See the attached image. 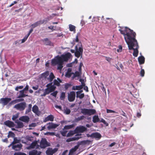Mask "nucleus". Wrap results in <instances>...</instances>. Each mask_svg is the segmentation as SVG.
I'll list each match as a JSON object with an SVG mask.
<instances>
[{"label": "nucleus", "instance_id": "obj_1", "mask_svg": "<svg viewBox=\"0 0 155 155\" xmlns=\"http://www.w3.org/2000/svg\"><path fill=\"white\" fill-rule=\"evenodd\" d=\"M119 31L124 36V39L128 46L129 49L133 50V55L137 57L138 54L139 46L136 39V33L132 30L125 27H120Z\"/></svg>", "mask_w": 155, "mask_h": 155}, {"label": "nucleus", "instance_id": "obj_2", "mask_svg": "<svg viewBox=\"0 0 155 155\" xmlns=\"http://www.w3.org/2000/svg\"><path fill=\"white\" fill-rule=\"evenodd\" d=\"M51 64L53 66L58 65L57 69L61 70L63 67V61L59 55L56 56L51 60Z\"/></svg>", "mask_w": 155, "mask_h": 155}, {"label": "nucleus", "instance_id": "obj_3", "mask_svg": "<svg viewBox=\"0 0 155 155\" xmlns=\"http://www.w3.org/2000/svg\"><path fill=\"white\" fill-rule=\"evenodd\" d=\"M78 45L77 44L75 47V56L78 58H79L80 57H82L83 52V48L81 45L78 47Z\"/></svg>", "mask_w": 155, "mask_h": 155}, {"label": "nucleus", "instance_id": "obj_4", "mask_svg": "<svg viewBox=\"0 0 155 155\" xmlns=\"http://www.w3.org/2000/svg\"><path fill=\"white\" fill-rule=\"evenodd\" d=\"M81 112L84 115L91 116L95 114L96 113V111L94 109L83 108L81 109Z\"/></svg>", "mask_w": 155, "mask_h": 155}, {"label": "nucleus", "instance_id": "obj_5", "mask_svg": "<svg viewBox=\"0 0 155 155\" xmlns=\"http://www.w3.org/2000/svg\"><path fill=\"white\" fill-rule=\"evenodd\" d=\"M50 144L47 140L45 138H42L40 142V147L42 148H45L50 146Z\"/></svg>", "mask_w": 155, "mask_h": 155}, {"label": "nucleus", "instance_id": "obj_6", "mask_svg": "<svg viewBox=\"0 0 155 155\" xmlns=\"http://www.w3.org/2000/svg\"><path fill=\"white\" fill-rule=\"evenodd\" d=\"M71 56V54L68 52L64 54H62L60 56L61 60L63 61V64L64 61H67Z\"/></svg>", "mask_w": 155, "mask_h": 155}, {"label": "nucleus", "instance_id": "obj_7", "mask_svg": "<svg viewBox=\"0 0 155 155\" xmlns=\"http://www.w3.org/2000/svg\"><path fill=\"white\" fill-rule=\"evenodd\" d=\"M75 98V92L74 91H71L68 94V99L69 101L71 102L74 101Z\"/></svg>", "mask_w": 155, "mask_h": 155}, {"label": "nucleus", "instance_id": "obj_8", "mask_svg": "<svg viewBox=\"0 0 155 155\" xmlns=\"http://www.w3.org/2000/svg\"><path fill=\"white\" fill-rule=\"evenodd\" d=\"M75 131L77 133H83L84 132L87 131V128L83 126H80L77 127L75 128Z\"/></svg>", "mask_w": 155, "mask_h": 155}, {"label": "nucleus", "instance_id": "obj_9", "mask_svg": "<svg viewBox=\"0 0 155 155\" xmlns=\"http://www.w3.org/2000/svg\"><path fill=\"white\" fill-rule=\"evenodd\" d=\"M88 137H90L92 138H95L97 140H99L101 137V134L98 132H95L91 134L89 136H87Z\"/></svg>", "mask_w": 155, "mask_h": 155}, {"label": "nucleus", "instance_id": "obj_10", "mask_svg": "<svg viewBox=\"0 0 155 155\" xmlns=\"http://www.w3.org/2000/svg\"><path fill=\"white\" fill-rule=\"evenodd\" d=\"M81 135V134H78L75 135V137L68 139L66 140V141L67 142H70L73 141L78 140L81 137H80Z\"/></svg>", "mask_w": 155, "mask_h": 155}, {"label": "nucleus", "instance_id": "obj_11", "mask_svg": "<svg viewBox=\"0 0 155 155\" xmlns=\"http://www.w3.org/2000/svg\"><path fill=\"white\" fill-rule=\"evenodd\" d=\"M58 150V149L57 148H55L53 149H52V148H49L46 151V153L47 155H53Z\"/></svg>", "mask_w": 155, "mask_h": 155}, {"label": "nucleus", "instance_id": "obj_12", "mask_svg": "<svg viewBox=\"0 0 155 155\" xmlns=\"http://www.w3.org/2000/svg\"><path fill=\"white\" fill-rule=\"evenodd\" d=\"M48 125L47 128L48 130H50L51 129H55L56 128L58 125L54 123L53 122H49L47 124L45 125Z\"/></svg>", "mask_w": 155, "mask_h": 155}, {"label": "nucleus", "instance_id": "obj_13", "mask_svg": "<svg viewBox=\"0 0 155 155\" xmlns=\"http://www.w3.org/2000/svg\"><path fill=\"white\" fill-rule=\"evenodd\" d=\"M11 101V99L10 98H2L0 100V103L2 104L3 105H6Z\"/></svg>", "mask_w": 155, "mask_h": 155}, {"label": "nucleus", "instance_id": "obj_14", "mask_svg": "<svg viewBox=\"0 0 155 155\" xmlns=\"http://www.w3.org/2000/svg\"><path fill=\"white\" fill-rule=\"evenodd\" d=\"M19 114L17 113L15 115H14L12 117V120L14 121L15 123L18 125V127L19 126V118H18Z\"/></svg>", "mask_w": 155, "mask_h": 155}, {"label": "nucleus", "instance_id": "obj_15", "mask_svg": "<svg viewBox=\"0 0 155 155\" xmlns=\"http://www.w3.org/2000/svg\"><path fill=\"white\" fill-rule=\"evenodd\" d=\"M44 44L46 45H49L50 46H53L54 44L49 40L48 38H44L42 40Z\"/></svg>", "mask_w": 155, "mask_h": 155}, {"label": "nucleus", "instance_id": "obj_16", "mask_svg": "<svg viewBox=\"0 0 155 155\" xmlns=\"http://www.w3.org/2000/svg\"><path fill=\"white\" fill-rule=\"evenodd\" d=\"M41 152L40 151H38L36 149L30 151L28 153L29 155H41Z\"/></svg>", "mask_w": 155, "mask_h": 155}, {"label": "nucleus", "instance_id": "obj_17", "mask_svg": "<svg viewBox=\"0 0 155 155\" xmlns=\"http://www.w3.org/2000/svg\"><path fill=\"white\" fill-rule=\"evenodd\" d=\"M45 21V20H41L35 22L34 23L32 24L31 26L33 28H34L40 25L43 24Z\"/></svg>", "mask_w": 155, "mask_h": 155}, {"label": "nucleus", "instance_id": "obj_18", "mask_svg": "<svg viewBox=\"0 0 155 155\" xmlns=\"http://www.w3.org/2000/svg\"><path fill=\"white\" fill-rule=\"evenodd\" d=\"M32 111L34 113L37 115H38L39 114V108L37 105H35L33 106L32 108Z\"/></svg>", "mask_w": 155, "mask_h": 155}, {"label": "nucleus", "instance_id": "obj_19", "mask_svg": "<svg viewBox=\"0 0 155 155\" xmlns=\"http://www.w3.org/2000/svg\"><path fill=\"white\" fill-rule=\"evenodd\" d=\"M11 146H12V149L15 151H18L19 150V144H18L17 145H14L12 144V142L8 146V147H9Z\"/></svg>", "mask_w": 155, "mask_h": 155}, {"label": "nucleus", "instance_id": "obj_20", "mask_svg": "<svg viewBox=\"0 0 155 155\" xmlns=\"http://www.w3.org/2000/svg\"><path fill=\"white\" fill-rule=\"evenodd\" d=\"M79 147V145H77L74 146V148H72L70 150L68 155H73L74 153L78 149Z\"/></svg>", "mask_w": 155, "mask_h": 155}, {"label": "nucleus", "instance_id": "obj_21", "mask_svg": "<svg viewBox=\"0 0 155 155\" xmlns=\"http://www.w3.org/2000/svg\"><path fill=\"white\" fill-rule=\"evenodd\" d=\"M83 92L82 90H81L80 91H78L76 92V97H79V98L81 99L84 97V93H81Z\"/></svg>", "mask_w": 155, "mask_h": 155}, {"label": "nucleus", "instance_id": "obj_22", "mask_svg": "<svg viewBox=\"0 0 155 155\" xmlns=\"http://www.w3.org/2000/svg\"><path fill=\"white\" fill-rule=\"evenodd\" d=\"M20 120L25 123H28L29 121V118L27 116H23L20 117Z\"/></svg>", "mask_w": 155, "mask_h": 155}, {"label": "nucleus", "instance_id": "obj_23", "mask_svg": "<svg viewBox=\"0 0 155 155\" xmlns=\"http://www.w3.org/2000/svg\"><path fill=\"white\" fill-rule=\"evenodd\" d=\"M138 61L140 64H143L145 62V58L143 56H141L139 57L138 58Z\"/></svg>", "mask_w": 155, "mask_h": 155}, {"label": "nucleus", "instance_id": "obj_24", "mask_svg": "<svg viewBox=\"0 0 155 155\" xmlns=\"http://www.w3.org/2000/svg\"><path fill=\"white\" fill-rule=\"evenodd\" d=\"M37 144V142L36 140L33 142L29 146L27 147L28 149H30L35 148V147Z\"/></svg>", "mask_w": 155, "mask_h": 155}, {"label": "nucleus", "instance_id": "obj_25", "mask_svg": "<svg viewBox=\"0 0 155 155\" xmlns=\"http://www.w3.org/2000/svg\"><path fill=\"white\" fill-rule=\"evenodd\" d=\"M4 124L9 127H13L14 126V123L9 120L6 121L4 122Z\"/></svg>", "mask_w": 155, "mask_h": 155}, {"label": "nucleus", "instance_id": "obj_26", "mask_svg": "<svg viewBox=\"0 0 155 155\" xmlns=\"http://www.w3.org/2000/svg\"><path fill=\"white\" fill-rule=\"evenodd\" d=\"M55 77L53 73L51 72L48 78H47V80L50 82H51L55 78Z\"/></svg>", "mask_w": 155, "mask_h": 155}, {"label": "nucleus", "instance_id": "obj_27", "mask_svg": "<svg viewBox=\"0 0 155 155\" xmlns=\"http://www.w3.org/2000/svg\"><path fill=\"white\" fill-rule=\"evenodd\" d=\"M26 106V104L25 102L20 103V110H24Z\"/></svg>", "mask_w": 155, "mask_h": 155}, {"label": "nucleus", "instance_id": "obj_28", "mask_svg": "<svg viewBox=\"0 0 155 155\" xmlns=\"http://www.w3.org/2000/svg\"><path fill=\"white\" fill-rule=\"evenodd\" d=\"M92 121L94 123H96L100 121V119L98 115H94L93 117Z\"/></svg>", "mask_w": 155, "mask_h": 155}, {"label": "nucleus", "instance_id": "obj_29", "mask_svg": "<svg viewBox=\"0 0 155 155\" xmlns=\"http://www.w3.org/2000/svg\"><path fill=\"white\" fill-rule=\"evenodd\" d=\"M49 72L48 71H46L41 74V78H45L46 79L47 78L48 76L49 75Z\"/></svg>", "mask_w": 155, "mask_h": 155}, {"label": "nucleus", "instance_id": "obj_30", "mask_svg": "<svg viewBox=\"0 0 155 155\" xmlns=\"http://www.w3.org/2000/svg\"><path fill=\"white\" fill-rule=\"evenodd\" d=\"M75 134H77L76 131H75V129L74 130H71L67 134V137H70Z\"/></svg>", "mask_w": 155, "mask_h": 155}, {"label": "nucleus", "instance_id": "obj_31", "mask_svg": "<svg viewBox=\"0 0 155 155\" xmlns=\"http://www.w3.org/2000/svg\"><path fill=\"white\" fill-rule=\"evenodd\" d=\"M25 92L23 90L20 91V98L28 96V95L25 94Z\"/></svg>", "mask_w": 155, "mask_h": 155}, {"label": "nucleus", "instance_id": "obj_32", "mask_svg": "<svg viewBox=\"0 0 155 155\" xmlns=\"http://www.w3.org/2000/svg\"><path fill=\"white\" fill-rule=\"evenodd\" d=\"M32 106V105L31 104H29L28 105V108L25 111V114H28V113H29L31 111Z\"/></svg>", "mask_w": 155, "mask_h": 155}, {"label": "nucleus", "instance_id": "obj_33", "mask_svg": "<svg viewBox=\"0 0 155 155\" xmlns=\"http://www.w3.org/2000/svg\"><path fill=\"white\" fill-rule=\"evenodd\" d=\"M82 89V87L81 86H74L72 88V90H81Z\"/></svg>", "mask_w": 155, "mask_h": 155}, {"label": "nucleus", "instance_id": "obj_34", "mask_svg": "<svg viewBox=\"0 0 155 155\" xmlns=\"http://www.w3.org/2000/svg\"><path fill=\"white\" fill-rule=\"evenodd\" d=\"M19 143V140L16 137H14V140L12 142V144L14 145H17L16 144Z\"/></svg>", "mask_w": 155, "mask_h": 155}, {"label": "nucleus", "instance_id": "obj_35", "mask_svg": "<svg viewBox=\"0 0 155 155\" xmlns=\"http://www.w3.org/2000/svg\"><path fill=\"white\" fill-rule=\"evenodd\" d=\"M69 30L71 31H75V27L72 25H69Z\"/></svg>", "mask_w": 155, "mask_h": 155}, {"label": "nucleus", "instance_id": "obj_36", "mask_svg": "<svg viewBox=\"0 0 155 155\" xmlns=\"http://www.w3.org/2000/svg\"><path fill=\"white\" fill-rule=\"evenodd\" d=\"M54 85H56L58 87L60 86V83H61L59 81H58L56 79H54Z\"/></svg>", "mask_w": 155, "mask_h": 155}, {"label": "nucleus", "instance_id": "obj_37", "mask_svg": "<svg viewBox=\"0 0 155 155\" xmlns=\"http://www.w3.org/2000/svg\"><path fill=\"white\" fill-rule=\"evenodd\" d=\"M74 126L73 125H66L64 127V129L65 130H68L71 129Z\"/></svg>", "mask_w": 155, "mask_h": 155}, {"label": "nucleus", "instance_id": "obj_38", "mask_svg": "<svg viewBox=\"0 0 155 155\" xmlns=\"http://www.w3.org/2000/svg\"><path fill=\"white\" fill-rule=\"evenodd\" d=\"M19 102V99H17L15 100H14L12 101L11 103H10L9 104V105H11L12 104H14L16 103H18Z\"/></svg>", "mask_w": 155, "mask_h": 155}, {"label": "nucleus", "instance_id": "obj_39", "mask_svg": "<svg viewBox=\"0 0 155 155\" xmlns=\"http://www.w3.org/2000/svg\"><path fill=\"white\" fill-rule=\"evenodd\" d=\"M49 88V90H50V91L52 92L54 91L56 89V87L54 86V85H52V86H51Z\"/></svg>", "mask_w": 155, "mask_h": 155}, {"label": "nucleus", "instance_id": "obj_40", "mask_svg": "<svg viewBox=\"0 0 155 155\" xmlns=\"http://www.w3.org/2000/svg\"><path fill=\"white\" fill-rule=\"evenodd\" d=\"M65 97V93L64 92H62L60 96V98L61 100H63Z\"/></svg>", "mask_w": 155, "mask_h": 155}, {"label": "nucleus", "instance_id": "obj_41", "mask_svg": "<svg viewBox=\"0 0 155 155\" xmlns=\"http://www.w3.org/2000/svg\"><path fill=\"white\" fill-rule=\"evenodd\" d=\"M55 133L54 132H47L45 134V135L53 136L55 135Z\"/></svg>", "mask_w": 155, "mask_h": 155}, {"label": "nucleus", "instance_id": "obj_42", "mask_svg": "<svg viewBox=\"0 0 155 155\" xmlns=\"http://www.w3.org/2000/svg\"><path fill=\"white\" fill-rule=\"evenodd\" d=\"M73 74H74V76H73L74 78L77 77H79L80 75V73L78 71H76L75 72L74 74V73Z\"/></svg>", "mask_w": 155, "mask_h": 155}, {"label": "nucleus", "instance_id": "obj_43", "mask_svg": "<svg viewBox=\"0 0 155 155\" xmlns=\"http://www.w3.org/2000/svg\"><path fill=\"white\" fill-rule=\"evenodd\" d=\"M48 118L50 120V121H53L54 120V117L53 115H50L47 116Z\"/></svg>", "mask_w": 155, "mask_h": 155}, {"label": "nucleus", "instance_id": "obj_44", "mask_svg": "<svg viewBox=\"0 0 155 155\" xmlns=\"http://www.w3.org/2000/svg\"><path fill=\"white\" fill-rule=\"evenodd\" d=\"M8 137H14L15 136V134L14 133L12 132H9L8 134Z\"/></svg>", "mask_w": 155, "mask_h": 155}, {"label": "nucleus", "instance_id": "obj_45", "mask_svg": "<svg viewBox=\"0 0 155 155\" xmlns=\"http://www.w3.org/2000/svg\"><path fill=\"white\" fill-rule=\"evenodd\" d=\"M145 74L144 70L143 69H141V70L140 72V75L142 77L144 76Z\"/></svg>", "mask_w": 155, "mask_h": 155}, {"label": "nucleus", "instance_id": "obj_46", "mask_svg": "<svg viewBox=\"0 0 155 155\" xmlns=\"http://www.w3.org/2000/svg\"><path fill=\"white\" fill-rule=\"evenodd\" d=\"M107 113H115L116 114L117 113V112L115 111H114L113 110H111L108 109H107Z\"/></svg>", "mask_w": 155, "mask_h": 155}, {"label": "nucleus", "instance_id": "obj_47", "mask_svg": "<svg viewBox=\"0 0 155 155\" xmlns=\"http://www.w3.org/2000/svg\"><path fill=\"white\" fill-rule=\"evenodd\" d=\"M71 112V110L68 108H66L64 110V113L67 114H69Z\"/></svg>", "mask_w": 155, "mask_h": 155}, {"label": "nucleus", "instance_id": "obj_48", "mask_svg": "<svg viewBox=\"0 0 155 155\" xmlns=\"http://www.w3.org/2000/svg\"><path fill=\"white\" fill-rule=\"evenodd\" d=\"M99 122L103 123L106 125V126H108V124L107 122H106L103 119H102L101 120H100Z\"/></svg>", "mask_w": 155, "mask_h": 155}, {"label": "nucleus", "instance_id": "obj_49", "mask_svg": "<svg viewBox=\"0 0 155 155\" xmlns=\"http://www.w3.org/2000/svg\"><path fill=\"white\" fill-rule=\"evenodd\" d=\"M28 36L26 35L24 38L21 40V43H24L27 40Z\"/></svg>", "mask_w": 155, "mask_h": 155}, {"label": "nucleus", "instance_id": "obj_50", "mask_svg": "<svg viewBox=\"0 0 155 155\" xmlns=\"http://www.w3.org/2000/svg\"><path fill=\"white\" fill-rule=\"evenodd\" d=\"M71 85L69 84H66L64 85V88L65 90H67L68 88L70 87Z\"/></svg>", "mask_w": 155, "mask_h": 155}, {"label": "nucleus", "instance_id": "obj_51", "mask_svg": "<svg viewBox=\"0 0 155 155\" xmlns=\"http://www.w3.org/2000/svg\"><path fill=\"white\" fill-rule=\"evenodd\" d=\"M26 139L29 141H32L33 140V137L32 136H27Z\"/></svg>", "mask_w": 155, "mask_h": 155}, {"label": "nucleus", "instance_id": "obj_52", "mask_svg": "<svg viewBox=\"0 0 155 155\" xmlns=\"http://www.w3.org/2000/svg\"><path fill=\"white\" fill-rule=\"evenodd\" d=\"M106 19L107 20V21H106L105 23L107 24H108L109 23H110L112 20V18H106Z\"/></svg>", "mask_w": 155, "mask_h": 155}, {"label": "nucleus", "instance_id": "obj_53", "mask_svg": "<svg viewBox=\"0 0 155 155\" xmlns=\"http://www.w3.org/2000/svg\"><path fill=\"white\" fill-rule=\"evenodd\" d=\"M58 93V91H55L51 94V95L55 97H56L57 94Z\"/></svg>", "mask_w": 155, "mask_h": 155}, {"label": "nucleus", "instance_id": "obj_54", "mask_svg": "<svg viewBox=\"0 0 155 155\" xmlns=\"http://www.w3.org/2000/svg\"><path fill=\"white\" fill-rule=\"evenodd\" d=\"M74 73L73 72L71 73H67L66 74V77L70 78V77L72 74H73Z\"/></svg>", "mask_w": 155, "mask_h": 155}, {"label": "nucleus", "instance_id": "obj_55", "mask_svg": "<svg viewBox=\"0 0 155 155\" xmlns=\"http://www.w3.org/2000/svg\"><path fill=\"white\" fill-rule=\"evenodd\" d=\"M14 108H15L17 110H19V104H18L15 105Z\"/></svg>", "mask_w": 155, "mask_h": 155}, {"label": "nucleus", "instance_id": "obj_56", "mask_svg": "<svg viewBox=\"0 0 155 155\" xmlns=\"http://www.w3.org/2000/svg\"><path fill=\"white\" fill-rule=\"evenodd\" d=\"M84 118L85 117L83 115H82L79 117H78V119L79 120H81L84 119Z\"/></svg>", "mask_w": 155, "mask_h": 155}, {"label": "nucleus", "instance_id": "obj_57", "mask_svg": "<svg viewBox=\"0 0 155 155\" xmlns=\"http://www.w3.org/2000/svg\"><path fill=\"white\" fill-rule=\"evenodd\" d=\"M28 85H27L25 87L23 90L25 92V93H26V91H28Z\"/></svg>", "mask_w": 155, "mask_h": 155}, {"label": "nucleus", "instance_id": "obj_58", "mask_svg": "<svg viewBox=\"0 0 155 155\" xmlns=\"http://www.w3.org/2000/svg\"><path fill=\"white\" fill-rule=\"evenodd\" d=\"M49 94L45 90V91H44V93H43V94H41V97H45V96L47 94Z\"/></svg>", "mask_w": 155, "mask_h": 155}, {"label": "nucleus", "instance_id": "obj_59", "mask_svg": "<svg viewBox=\"0 0 155 155\" xmlns=\"http://www.w3.org/2000/svg\"><path fill=\"white\" fill-rule=\"evenodd\" d=\"M90 142V140H84L81 142V143L84 144H86L88 143H89Z\"/></svg>", "mask_w": 155, "mask_h": 155}, {"label": "nucleus", "instance_id": "obj_60", "mask_svg": "<svg viewBox=\"0 0 155 155\" xmlns=\"http://www.w3.org/2000/svg\"><path fill=\"white\" fill-rule=\"evenodd\" d=\"M67 132V131H64L61 132V134L63 136H65Z\"/></svg>", "mask_w": 155, "mask_h": 155}, {"label": "nucleus", "instance_id": "obj_61", "mask_svg": "<svg viewBox=\"0 0 155 155\" xmlns=\"http://www.w3.org/2000/svg\"><path fill=\"white\" fill-rule=\"evenodd\" d=\"M83 65V63H81L80 64L79 68V71H81V67Z\"/></svg>", "mask_w": 155, "mask_h": 155}, {"label": "nucleus", "instance_id": "obj_62", "mask_svg": "<svg viewBox=\"0 0 155 155\" xmlns=\"http://www.w3.org/2000/svg\"><path fill=\"white\" fill-rule=\"evenodd\" d=\"M68 150H65L63 152L62 155H68Z\"/></svg>", "mask_w": 155, "mask_h": 155}, {"label": "nucleus", "instance_id": "obj_63", "mask_svg": "<svg viewBox=\"0 0 155 155\" xmlns=\"http://www.w3.org/2000/svg\"><path fill=\"white\" fill-rule=\"evenodd\" d=\"M52 82H51V83L48 84L46 86L48 88V87H49L50 86H52Z\"/></svg>", "mask_w": 155, "mask_h": 155}, {"label": "nucleus", "instance_id": "obj_64", "mask_svg": "<svg viewBox=\"0 0 155 155\" xmlns=\"http://www.w3.org/2000/svg\"><path fill=\"white\" fill-rule=\"evenodd\" d=\"M45 90L48 93V94H49L51 92L50 91V90H49V88L48 87H47V88H46Z\"/></svg>", "mask_w": 155, "mask_h": 155}]
</instances>
